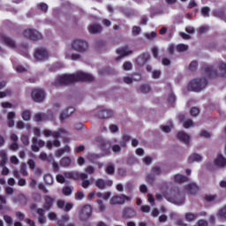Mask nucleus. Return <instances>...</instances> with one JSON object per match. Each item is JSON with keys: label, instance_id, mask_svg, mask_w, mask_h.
<instances>
[{"label": "nucleus", "instance_id": "72a5a7b5", "mask_svg": "<svg viewBox=\"0 0 226 226\" xmlns=\"http://www.w3.org/2000/svg\"><path fill=\"white\" fill-rule=\"evenodd\" d=\"M52 204H54V199L52 197H46L44 203V209H50L52 207Z\"/></svg>", "mask_w": 226, "mask_h": 226}, {"label": "nucleus", "instance_id": "680f3d73", "mask_svg": "<svg viewBox=\"0 0 226 226\" xmlns=\"http://www.w3.org/2000/svg\"><path fill=\"white\" fill-rule=\"evenodd\" d=\"M21 142L24 146H27V144H29V136L23 134L21 136Z\"/></svg>", "mask_w": 226, "mask_h": 226}, {"label": "nucleus", "instance_id": "b1692460", "mask_svg": "<svg viewBox=\"0 0 226 226\" xmlns=\"http://www.w3.org/2000/svg\"><path fill=\"white\" fill-rule=\"evenodd\" d=\"M178 140L184 142V144H190V135L185 132H179L177 135Z\"/></svg>", "mask_w": 226, "mask_h": 226}, {"label": "nucleus", "instance_id": "ea45409f", "mask_svg": "<svg viewBox=\"0 0 226 226\" xmlns=\"http://www.w3.org/2000/svg\"><path fill=\"white\" fill-rule=\"evenodd\" d=\"M3 40H4V43L7 44V46L10 47L11 49H13V47H15V41L11 40V38L8 36H4Z\"/></svg>", "mask_w": 226, "mask_h": 226}, {"label": "nucleus", "instance_id": "3c124183", "mask_svg": "<svg viewBox=\"0 0 226 226\" xmlns=\"http://www.w3.org/2000/svg\"><path fill=\"white\" fill-rule=\"evenodd\" d=\"M39 10H41V11H43V13H47V11L49 10V5L45 3H41L38 5Z\"/></svg>", "mask_w": 226, "mask_h": 226}, {"label": "nucleus", "instance_id": "423d86ee", "mask_svg": "<svg viewBox=\"0 0 226 226\" xmlns=\"http://www.w3.org/2000/svg\"><path fill=\"white\" fill-rule=\"evenodd\" d=\"M65 179H87V174L79 173V171H66L64 173Z\"/></svg>", "mask_w": 226, "mask_h": 226}, {"label": "nucleus", "instance_id": "5fc2aeb1", "mask_svg": "<svg viewBox=\"0 0 226 226\" xmlns=\"http://www.w3.org/2000/svg\"><path fill=\"white\" fill-rule=\"evenodd\" d=\"M123 68L125 72H130V70L133 68V65L130 62H124L123 64Z\"/></svg>", "mask_w": 226, "mask_h": 226}, {"label": "nucleus", "instance_id": "052dcab7", "mask_svg": "<svg viewBox=\"0 0 226 226\" xmlns=\"http://www.w3.org/2000/svg\"><path fill=\"white\" fill-rule=\"evenodd\" d=\"M54 114H57L61 110V102H56L53 106Z\"/></svg>", "mask_w": 226, "mask_h": 226}, {"label": "nucleus", "instance_id": "9b49d317", "mask_svg": "<svg viewBox=\"0 0 226 226\" xmlns=\"http://www.w3.org/2000/svg\"><path fill=\"white\" fill-rule=\"evenodd\" d=\"M45 146V141L39 139L36 136H34L32 139V151H34V153H38V151H40V147H44Z\"/></svg>", "mask_w": 226, "mask_h": 226}, {"label": "nucleus", "instance_id": "393cba45", "mask_svg": "<svg viewBox=\"0 0 226 226\" xmlns=\"http://www.w3.org/2000/svg\"><path fill=\"white\" fill-rule=\"evenodd\" d=\"M203 158L202 155L199 154H191L187 159L188 163H195V162H202Z\"/></svg>", "mask_w": 226, "mask_h": 226}, {"label": "nucleus", "instance_id": "de8ad7c7", "mask_svg": "<svg viewBox=\"0 0 226 226\" xmlns=\"http://www.w3.org/2000/svg\"><path fill=\"white\" fill-rule=\"evenodd\" d=\"M217 216L226 219V205L218 210Z\"/></svg>", "mask_w": 226, "mask_h": 226}, {"label": "nucleus", "instance_id": "c756f323", "mask_svg": "<svg viewBox=\"0 0 226 226\" xmlns=\"http://www.w3.org/2000/svg\"><path fill=\"white\" fill-rule=\"evenodd\" d=\"M137 213L133 210V208H125L123 212L124 218H133Z\"/></svg>", "mask_w": 226, "mask_h": 226}, {"label": "nucleus", "instance_id": "6e6d98bb", "mask_svg": "<svg viewBox=\"0 0 226 226\" xmlns=\"http://www.w3.org/2000/svg\"><path fill=\"white\" fill-rule=\"evenodd\" d=\"M140 91L141 93L147 94V93H149V91H151V87H149V85H143L140 87Z\"/></svg>", "mask_w": 226, "mask_h": 226}, {"label": "nucleus", "instance_id": "79ce46f5", "mask_svg": "<svg viewBox=\"0 0 226 226\" xmlns=\"http://www.w3.org/2000/svg\"><path fill=\"white\" fill-rule=\"evenodd\" d=\"M47 120V116L45 114L38 113L34 116V121L36 123H40L41 121H46Z\"/></svg>", "mask_w": 226, "mask_h": 226}, {"label": "nucleus", "instance_id": "f03ea898", "mask_svg": "<svg viewBox=\"0 0 226 226\" xmlns=\"http://www.w3.org/2000/svg\"><path fill=\"white\" fill-rule=\"evenodd\" d=\"M163 198L166 199L168 202L175 204V206H183V204H185V197L177 194L175 192L165 191L162 193H156L157 200H162Z\"/></svg>", "mask_w": 226, "mask_h": 226}, {"label": "nucleus", "instance_id": "13d9d810", "mask_svg": "<svg viewBox=\"0 0 226 226\" xmlns=\"http://www.w3.org/2000/svg\"><path fill=\"white\" fill-rule=\"evenodd\" d=\"M199 65V64L197 63V61H192L191 62V64H189V70L191 72H195V70H197V66Z\"/></svg>", "mask_w": 226, "mask_h": 226}, {"label": "nucleus", "instance_id": "e433bc0d", "mask_svg": "<svg viewBox=\"0 0 226 226\" xmlns=\"http://www.w3.org/2000/svg\"><path fill=\"white\" fill-rule=\"evenodd\" d=\"M174 181L175 183H185L188 181V177L181 175V174H177L174 176Z\"/></svg>", "mask_w": 226, "mask_h": 226}, {"label": "nucleus", "instance_id": "cd10ccee", "mask_svg": "<svg viewBox=\"0 0 226 226\" xmlns=\"http://www.w3.org/2000/svg\"><path fill=\"white\" fill-rule=\"evenodd\" d=\"M70 216L68 215H62V218L58 221V226H75L73 223L68 224Z\"/></svg>", "mask_w": 226, "mask_h": 226}, {"label": "nucleus", "instance_id": "49530a36", "mask_svg": "<svg viewBox=\"0 0 226 226\" xmlns=\"http://www.w3.org/2000/svg\"><path fill=\"white\" fill-rule=\"evenodd\" d=\"M145 37L147 38V40H150V41H153L154 40H156V32L146 33Z\"/></svg>", "mask_w": 226, "mask_h": 226}, {"label": "nucleus", "instance_id": "dca6fc26", "mask_svg": "<svg viewBox=\"0 0 226 226\" xmlns=\"http://www.w3.org/2000/svg\"><path fill=\"white\" fill-rule=\"evenodd\" d=\"M178 119L179 121H183L184 128L189 129L195 126V124L192 121V119H186V115L185 114H180L178 116Z\"/></svg>", "mask_w": 226, "mask_h": 226}, {"label": "nucleus", "instance_id": "bf43d9fd", "mask_svg": "<svg viewBox=\"0 0 226 226\" xmlns=\"http://www.w3.org/2000/svg\"><path fill=\"white\" fill-rule=\"evenodd\" d=\"M200 113V110L199 109V108L194 107L190 110L191 116H193L194 117L199 116Z\"/></svg>", "mask_w": 226, "mask_h": 226}, {"label": "nucleus", "instance_id": "09e8293b", "mask_svg": "<svg viewBox=\"0 0 226 226\" xmlns=\"http://www.w3.org/2000/svg\"><path fill=\"white\" fill-rule=\"evenodd\" d=\"M176 50L177 52H186V50H188V45L185 44H178L176 47Z\"/></svg>", "mask_w": 226, "mask_h": 226}, {"label": "nucleus", "instance_id": "ddd939ff", "mask_svg": "<svg viewBox=\"0 0 226 226\" xmlns=\"http://www.w3.org/2000/svg\"><path fill=\"white\" fill-rule=\"evenodd\" d=\"M214 165L216 166L217 169H225L226 157H224L222 154H218L214 160Z\"/></svg>", "mask_w": 226, "mask_h": 226}, {"label": "nucleus", "instance_id": "f704fd0d", "mask_svg": "<svg viewBox=\"0 0 226 226\" xmlns=\"http://www.w3.org/2000/svg\"><path fill=\"white\" fill-rule=\"evenodd\" d=\"M40 158L42 160V162H54V157L52 154L47 155V154L44 152L40 154Z\"/></svg>", "mask_w": 226, "mask_h": 226}, {"label": "nucleus", "instance_id": "4c0bfd02", "mask_svg": "<svg viewBox=\"0 0 226 226\" xmlns=\"http://www.w3.org/2000/svg\"><path fill=\"white\" fill-rule=\"evenodd\" d=\"M63 195H65V197H70L72 193H73V187L72 186H64L62 189Z\"/></svg>", "mask_w": 226, "mask_h": 226}, {"label": "nucleus", "instance_id": "5701e85b", "mask_svg": "<svg viewBox=\"0 0 226 226\" xmlns=\"http://www.w3.org/2000/svg\"><path fill=\"white\" fill-rule=\"evenodd\" d=\"M150 58L151 56H149V54H143L137 58L136 62L139 66H144V64H146V63H147Z\"/></svg>", "mask_w": 226, "mask_h": 226}, {"label": "nucleus", "instance_id": "f3484780", "mask_svg": "<svg viewBox=\"0 0 226 226\" xmlns=\"http://www.w3.org/2000/svg\"><path fill=\"white\" fill-rule=\"evenodd\" d=\"M117 54L119 56V57L117 58V61H119L121 57H126V56H130V54H132V49L126 46L121 47L117 49Z\"/></svg>", "mask_w": 226, "mask_h": 226}, {"label": "nucleus", "instance_id": "a18cd8bd", "mask_svg": "<svg viewBox=\"0 0 226 226\" xmlns=\"http://www.w3.org/2000/svg\"><path fill=\"white\" fill-rule=\"evenodd\" d=\"M115 171H116V166L114 165V163L108 164L106 168V173L112 175Z\"/></svg>", "mask_w": 226, "mask_h": 226}, {"label": "nucleus", "instance_id": "2f4dec72", "mask_svg": "<svg viewBox=\"0 0 226 226\" xmlns=\"http://www.w3.org/2000/svg\"><path fill=\"white\" fill-rule=\"evenodd\" d=\"M16 126L19 130H24V128H26L28 132L31 130V124H26L22 120L18 121Z\"/></svg>", "mask_w": 226, "mask_h": 226}, {"label": "nucleus", "instance_id": "a211bd4d", "mask_svg": "<svg viewBox=\"0 0 226 226\" xmlns=\"http://www.w3.org/2000/svg\"><path fill=\"white\" fill-rule=\"evenodd\" d=\"M114 185V182L112 180H103V179H97L95 181V186L99 188L100 190H105L106 186H112Z\"/></svg>", "mask_w": 226, "mask_h": 226}, {"label": "nucleus", "instance_id": "7c9ffc66", "mask_svg": "<svg viewBox=\"0 0 226 226\" xmlns=\"http://www.w3.org/2000/svg\"><path fill=\"white\" fill-rule=\"evenodd\" d=\"M0 158L2 159L0 165L2 167H4V165L8 163V154H6V151L4 150L0 151Z\"/></svg>", "mask_w": 226, "mask_h": 226}, {"label": "nucleus", "instance_id": "9d476101", "mask_svg": "<svg viewBox=\"0 0 226 226\" xmlns=\"http://www.w3.org/2000/svg\"><path fill=\"white\" fill-rule=\"evenodd\" d=\"M43 134L46 137H55V139H61L64 135H66V130L64 129H60L59 132H52L50 130H45L43 132Z\"/></svg>", "mask_w": 226, "mask_h": 226}, {"label": "nucleus", "instance_id": "4be33fe9", "mask_svg": "<svg viewBox=\"0 0 226 226\" xmlns=\"http://www.w3.org/2000/svg\"><path fill=\"white\" fill-rule=\"evenodd\" d=\"M185 192L193 195L199 192V186L195 183H190L185 186Z\"/></svg>", "mask_w": 226, "mask_h": 226}, {"label": "nucleus", "instance_id": "bb28decb", "mask_svg": "<svg viewBox=\"0 0 226 226\" xmlns=\"http://www.w3.org/2000/svg\"><path fill=\"white\" fill-rule=\"evenodd\" d=\"M37 215H38V222L41 223V225H43L47 222V218H45V210L42 208L37 209Z\"/></svg>", "mask_w": 226, "mask_h": 226}, {"label": "nucleus", "instance_id": "a878e982", "mask_svg": "<svg viewBox=\"0 0 226 226\" xmlns=\"http://www.w3.org/2000/svg\"><path fill=\"white\" fill-rule=\"evenodd\" d=\"M73 112H75V108L69 107L64 112L60 114V121H64L66 117H70Z\"/></svg>", "mask_w": 226, "mask_h": 226}, {"label": "nucleus", "instance_id": "58836bf2", "mask_svg": "<svg viewBox=\"0 0 226 226\" xmlns=\"http://www.w3.org/2000/svg\"><path fill=\"white\" fill-rule=\"evenodd\" d=\"M61 147V142L57 139H55L54 141L47 142L48 149H52V147Z\"/></svg>", "mask_w": 226, "mask_h": 226}, {"label": "nucleus", "instance_id": "a19ab883", "mask_svg": "<svg viewBox=\"0 0 226 226\" xmlns=\"http://www.w3.org/2000/svg\"><path fill=\"white\" fill-rule=\"evenodd\" d=\"M199 215L193 213H186L185 215L186 222H193V220H197Z\"/></svg>", "mask_w": 226, "mask_h": 226}, {"label": "nucleus", "instance_id": "864d4df0", "mask_svg": "<svg viewBox=\"0 0 226 226\" xmlns=\"http://www.w3.org/2000/svg\"><path fill=\"white\" fill-rule=\"evenodd\" d=\"M56 181L57 183H60V184H64L66 183V177H64V175H61V174H58L56 175Z\"/></svg>", "mask_w": 226, "mask_h": 226}, {"label": "nucleus", "instance_id": "412c9836", "mask_svg": "<svg viewBox=\"0 0 226 226\" xmlns=\"http://www.w3.org/2000/svg\"><path fill=\"white\" fill-rule=\"evenodd\" d=\"M56 206L59 209H64V211H71L73 207V203H64V200H58Z\"/></svg>", "mask_w": 226, "mask_h": 226}, {"label": "nucleus", "instance_id": "f257e3e1", "mask_svg": "<svg viewBox=\"0 0 226 226\" xmlns=\"http://www.w3.org/2000/svg\"><path fill=\"white\" fill-rule=\"evenodd\" d=\"M94 80L93 75L84 72H78L74 74H63L55 79L53 86L59 87L64 84H71V82H91Z\"/></svg>", "mask_w": 226, "mask_h": 226}, {"label": "nucleus", "instance_id": "f8f14e48", "mask_svg": "<svg viewBox=\"0 0 226 226\" xmlns=\"http://www.w3.org/2000/svg\"><path fill=\"white\" fill-rule=\"evenodd\" d=\"M91 213H93V207H91V205L84 206L79 212L80 220H87V218L91 216Z\"/></svg>", "mask_w": 226, "mask_h": 226}, {"label": "nucleus", "instance_id": "4468645a", "mask_svg": "<svg viewBox=\"0 0 226 226\" xmlns=\"http://www.w3.org/2000/svg\"><path fill=\"white\" fill-rule=\"evenodd\" d=\"M73 49L72 46L67 47L64 51L65 59H71L72 61H77L80 59V55L73 53Z\"/></svg>", "mask_w": 226, "mask_h": 226}, {"label": "nucleus", "instance_id": "6ab92c4d", "mask_svg": "<svg viewBox=\"0 0 226 226\" xmlns=\"http://www.w3.org/2000/svg\"><path fill=\"white\" fill-rule=\"evenodd\" d=\"M113 112L110 109H102L98 111L97 117L100 119H107L109 117H112Z\"/></svg>", "mask_w": 226, "mask_h": 226}, {"label": "nucleus", "instance_id": "774afa93", "mask_svg": "<svg viewBox=\"0 0 226 226\" xmlns=\"http://www.w3.org/2000/svg\"><path fill=\"white\" fill-rule=\"evenodd\" d=\"M198 226H209V223L206 220H199Z\"/></svg>", "mask_w": 226, "mask_h": 226}, {"label": "nucleus", "instance_id": "473e14b6", "mask_svg": "<svg viewBox=\"0 0 226 226\" xmlns=\"http://www.w3.org/2000/svg\"><path fill=\"white\" fill-rule=\"evenodd\" d=\"M21 117L23 121H31V111L29 109H23L21 111Z\"/></svg>", "mask_w": 226, "mask_h": 226}, {"label": "nucleus", "instance_id": "69168bd1", "mask_svg": "<svg viewBox=\"0 0 226 226\" xmlns=\"http://www.w3.org/2000/svg\"><path fill=\"white\" fill-rule=\"evenodd\" d=\"M84 197H86V194H84L83 192H78L75 194V200H82V199H84Z\"/></svg>", "mask_w": 226, "mask_h": 226}, {"label": "nucleus", "instance_id": "0e129e2a", "mask_svg": "<svg viewBox=\"0 0 226 226\" xmlns=\"http://www.w3.org/2000/svg\"><path fill=\"white\" fill-rule=\"evenodd\" d=\"M209 11H210L209 7L201 8V14L203 15V17H209Z\"/></svg>", "mask_w": 226, "mask_h": 226}, {"label": "nucleus", "instance_id": "8fccbe9b", "mask_svg": "<svg viewBox=\"0 0 226 226\" xmlns=\"http://www.w3.org/2000/svg\"><path fill=\"white\" fill-rule=\"evenodd\" d=\"M97 204H98V211L100 213H103V211H105V204H103V201L102 200H97Z\"/></svg>", "mask_w": 226, "mask_h": 226}, {"label": "nucleus", "instance_id": "aec40b11", "mask_svg": "<svg viewBox=\"0 0 226 226\" xmlns=\"http://www.w3.org/2000/svg\"><path fill=\"white\" fill-rule=\"evenodd\" d=\"M15 117H17V113H15V111H9L7 113V123L9 128H13L15 126Z\"/></svg>", "mask_w": 226, "mask_h": 226}, {"label": "nucleus", "instance_id": "603ef678", "mask_svg": "<svg viewBox=\"0 0 226 226\" xmlns=\"http://www.w3.org/2000/svg\"><path fill=\"white\" fill-rule=\"evenodd\" d=\"M48 218L51 222H56L57 221V215L55 212H49L48 214Z\"/></svg>", "mask_w": 226, "mask_h": 226}, {"label": "nucleus", "instance_id": "2eb2a0df", "mask_svg": "<svg viewBox=\"0 0 226 226\" xmlns=\"http://www.w3.org/2000/svg\"><path fill=\"white\" fill-rule=\"evenodd\" d=\"M34 57L38 61H45V59L49 58V51L45 49H39L35 50Z\"/></svg>", "mask_w": 226, "mask_h": 226}, {"label": "nucleus", "instance_id": "c85d7f7f", "mask_svg": "<svg viewBox=\"0 0 226 226\" xmlns=\"http://www.w3.org/2000/svg\"><path fill=\"white\" fill-rule=\"evenodd\" d=\"M90 34H98L102 31V26L98 24H92L88 27Z\"/></svg>", "mask_w": 226, "mask_h": 226}, {"label": "nucleus", "instance_id": "39448f33", "mask_svg": "<svg viewBox=\"0 0 226 226\" xmlns=\"http://www.w3.org/2000/svg\"><path fill=\"white\" fill-rule=\"evenodd\" d=\"M72 49L76 52H86L87 49V41L80 39H76L71 43Z\"/></svg>", "mask_w": 226, "mask_h": 226}, {"label": "nucleus", "instance_id": "6e6552de", "mask_svg": "<svg viewBox=\"0 0 226 226\" xmlns=\"http://www.w3.org/2000/svg\"><path fill=\"white\" fill-rule=\"evenodd\" d=\"M24 36L26 38H29V40H34V41H38V40H41V34L34 29L25 30Z\"/></svg>", "mask_w": 226, "mask_h": 226}, {"label": "nucleus", "instance_id": "c9c22d12", "mask_svg": "<svg viewBox=\"0 0 226 226\" xmlns=\"http://www.w3.org/2000/svg\"><path fill=\"white\" fill-rule=\"evenodd\" d=\"M61 167H70L72 165V158L63 157L60 161Z\"/></svg>", "mask_w": 226, "mask_h": 226}, {"label": "nucleus", "instance_id": "1a4fd4ad", "mask_svg": "<svg viewBox=\"0 0 226 226\" xmlns=\"http://www.w3.org/2000/svg\"><path fill=\"white\" fill-rule=\"evenodd\" d=\"M132 200V198L131 197H128L124 194H121L119 196H113L110 200H109V203L112 205V206H116V204H124V202H128Z\"/></svg>", "mask_w": 226, "mask_h": 226}, {"label": "nucleus", "instance_id": "7ed1b4c3", "mask_svg": "<svg viewBox=\"0 0 226 226\" xmlns=\"http://www.w3.org/2000/svg\"><path fill=\"white\" fill-rule=\"evenodd\" d=\"M205 73L210 79H216V77H226V64L222 63L218 70H215L213 66L207 65L204 67Z\"/></svg>", "mask_w": 226, "mask_h": 226}, {"label": "nucleus", "instance_id": "c03bdc74", "mask_svg": "<svg viewBox=\"0 0 226 226\" xmlns=\"http://www.w3.org/2000/svg\"><path fill=\"white\" fill-rule=\"evenodd\" d=\"M4 209H8L6 207V198L4 196H0V211Z\"/></svg>", "mask_w": 226, "mask_h": 226}, {"label": "nucleus", "instance_id": "20e7f679", "mask_svg": "<svg viewBox=\"0 0 226 226\" xmlns=\"http://www.w3.org/2000/svg\"><path fill=\"white\" fill-rule=\"evenodd\" d=\"M207 86V79L205 78L201 79H192L189 84H188V89L189 91H194L195 93H199V91H202L204 87Z\"/></svg>", "mask_w": 226, "mask_h": 226}, {"label": "nucleus", "instance_id": "338daca9", "mask_svg": "<svg viewBox=\"0 0 226 226\" xmlns=\"http://www.w3.org/2000/svg\"><path fill=\"white\" fill-rule=\"evenodd\" d=\"M1 107L3 109H13V104H11V102H4L1 103Z\"/></svg>", "mask_w": 226, "mask_h": 226}, {"label": "nucleus", "instance_id": "37998d69", "mask_svg": "<svg viewBox=\"0 0 226 226\" xmlns=\"http://www.w3.org/2000/svg\"><path fill=\"white\" fill-rule=\"evenodd\" d=\"M43 179L46 185H52V183H54V177H52V175L50 174L44 175Z\"/></svg>", "mask_w": 226, "mask_h": 226}, {"label": "nucleus", "instance_id": "4d7b16f0", "mask_svg": "<svg viewBox=\"0 0 226 226\" xmlns=\"http://www.w3.org/2000/svg\"><path fill=\"white\" fill-rule=\"evenodd\" d=\"M167 100L170 103H174V102H176V95H174V93L170 92L167 96Z\"/></svg>", "mask_w": 226, "mask_h": 226}, {"label": "nucleus", "instance_id": "0eeeda50", "mask_svg": "<svg viewBox=\"0 0 226 226\" xmlns=\"http://www.w3.org/2000/svg\"><path fill=\"white\" fill-rule=\"evenodd\" d=\"M32 99L37 103L41 102L43 100H45V91H43L41 88H34L32 91Z\"/></svg>", "mask_w": 226, "mask_h": 226}, {"label": "nucleus", "instance_id": "e2e57ef3", "mask_svg": "<svg viewBox=\"0 0 226 226\" xmlns=\"http://www.w3.org/2000/svg\"><path fill=\"white\" fill-rule=\"evenodd\" d=\"M215 200L216 196L213 194H208L205 197V200H207V202H215Z\"/></svg>", "mask_w": 226, "mask_h": 226}]
</instances>
